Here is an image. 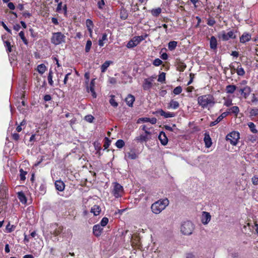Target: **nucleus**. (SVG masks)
<instances>
[{"mask_svg": "<svg viewBox=\"0 0 258 258\" xmlns=\"http://www.w3.org/2000/svg\"><path fill=\"white\" fill-rule=\"evenodd\" d=\"M94 86H95L94 80H93L90 82V85L88 87L87 90H88V92L90 91L91 92L92 96H93V98H96V93H95V90H94Z\"/></svg>", "mask_w": 258, "mask_h": 258, "instance_id": "20", "label": "nucleus"}, {"mask_svg": "<svg viewBox=\"0 0 258 258\" xmlns=\"http://www.w3.org/2000/svg\"><path fill=\"white\" fill-rule=\"evenodd\" d=\"M230 112L229 111H226L222 113L219 116L217 117V119L220 122L224 118L227 116Z\"/></svg>", "mask_w": 258, "mask_h": 258, "instance_id": "43", "label": "nucleus"}, {"mask_svg": "<svg viewBox=\"0 0 258 258\" xmlns=\"http://www.w3.org/2000/svg\"><path fill=\"white\" fill-rule=\"evenodd\" d=\"M251 102L252 103H257L258 102V98L256 97V96L254 94H252Z\"/></svg>", "mask_w": 258, "mask_h": 258, "instance_id": "63", "label": "nucleus"}, {"mask_svg": "<svg viewBox=\"0 0 258 258\" xmlns=\"http://www.w3.org/2000/svg\"><path fill=\"white\" fill-rule=\"evenodd\" d=\"M162 10L160 8H158L156 9H153L150 11V12L152 16L154 17H158L159 15L161 14Z\"/></svg>", "mask_w": 258, "mask_h": 258, "instance_id": "29", "label": "nucleus"}, {"mask_svg": "<svg viewBox=\"0 0 258 258\" xmlns=\"http://www.w3.org/2000/svg\"><path fill=\"white\" fill-rule=\"evenodd\" d=\"M55 186L56 189L59 191H62L64 190L65 187L64 183L61 180H56L55 182Z\"/></svg>", "mask_w": 258, "mask_h": 258, "instance_id": "17", "label": "nucleus"}, {"mask_svg": "<svg viewBox=\"0 0 258 258\" xmlns=\"http://www.w3.org/2000/svg\"><path fill=\"white\" fill-rule=\"evenodd\" d=\"M19 35L20 37V38L22 39V40L23 41V42H24V43L25 45H28V41H27V39L25 37L24 32L23 31H21L19 33Z\"/></svg>", "mask_w": 258, "mask_h": 258, "instance_id": "37", "label": "nucleus"}, {"mask_svg": "<svg viewBox=\"0 0 258 258\" xmlns=\"http://www.w3.org/2000/svg\"><path fill=\"white\" fill-rule=\"evenodd\" d=\"M135 100V97L131 94H128L125 99L126 104L130 107L133 106Z\"/></svg>", "mask_w": 258, "mask_h": 258, "instance_id": "18", "label": "nucleus"}, {"mask_svg": "<svg viewBox=\"0 0 258 258\" xmlns=\"http://www.w3.org/2000/svg\"><path fill=\"white\" fill-rule=\"evenodd\" d=\"M142 129L145 132L146 131L150 130L152 127L148 126L147 125L144 124L141 126Z\"/></svg>", "mask_w": 258, "mask_h": 258, "instance_id": "62", "label": "nucleus"}, {"mask_svg": "<svg viewBox=\"0 0 258 258\" xmlns=\"http://www.w3.org/2000/svg\"><path fill=\"white\" fill-rule=\"evenodd\" d=\"M112 63V61L110 60L105 61L101 67V70L102 73H104L110 65Z\"/></svg>", "mask_w": 258, "mask_h": 258, "instance_id": "25", "label": "nucleus"}, {"mask_svg": "<svg viewBox=\"0 0 258 258\" xmlns=\"http://www.w3.org/2000/svg\"><path fill=\"white\" fill-rule=\"evenodd\" d=\"M240 139V134L237 131H232L226 136V140L229 141L232 146H236Z\"/></svg>", "mask_w": 258, "mask_h": 258, "instance_id": "3", "label": "nucleus"}, {"mask_svg": "<svg viewBox=\"0 0 258 258\" xmlns=\"http://www.w3.org/2000/svg\"><path fill=\"white\" fill-rule=\"evenodd\" d=\"M101 212V208L98 205H94L91 209V212L95 216L99 215Z\"/></svg>", "mask_w": 258, "mask_h": 258, "instance_id": "26", "label": "nucleus"}, {"mask_svg": "<svg viewBox=\"0 0 258 258\" xmlns=\"http://www.w3.org/2000/svg\"><path fill=\"white\" fill-rule=\"evenodd\" d=\"M169 201L167 198L159 200L153 203L151 206L152 211L158 214L161 212L168 205Z\"/></svg>", "mask_w": 258, "mask_h": 258, "instance_id": "2", "label": "nucleus"}, {"mask_svg": "<svg viewBox=\"0 0 258 258\" xmlns=\"http://www.w3.org/2000/svg\"><path fill=\"white\" fill-rule=\"evenodd\" d=\"M182 88L180 86H177L175 88L173 91V93L175 95H178L182 92Z\"/></svg>", "mask_w": 258, "mask_h": 258, "instance_id": "46", "label": "nucleus"}, {"mask_svg": "<svg viewBox=\"0 0 258 258\" xmlns=\"http://www.w3.org/2000/svg\"><path fill=\"white\" fill-rule=\"evenodd\" d=\"M108 222V219L106 217H104L102 219L100 224V226L102 227L105 226Z\"/></svg>", "mask_w": 258, "mask_h": 258, "instance_id": "45", "label": "nucleus"}, {"mask_svg": "<svg viewBox=\"0 0 258 258\" xmlns=\"http://www.w3.org/2000/svg\"><path fill=\"white\" fill-rule=\"evenodd\" d=\"M92 41L90 40H88L85 46V51L88 52L92 46Z\"/></svg>", "mask_w": 258, "mask_h": 258, "instance_id": "41", "label": "nucleus"}, {"mask_svg": "<svg viewBox=\"0 0 258 258\" xmlns=\"http://www.w3.org/2000/svg\"><path fill=\"white\" fill-rule=\"evenodd\" d=\"M229 110L231 112L235 114H238V112H239V109L238 107L236 106H234L231 107L229 109Z\"/></svg>", "mask_w": 258, "mask_h": 258, "instance_id": "44", "label": "nucleus"}, {"mask_svg": "<svg viewBox=\"0 0 258 258\" xmlns=\"http://www.w3.org/2000/svg\"><path fill=\"white\" fill-rule=\"evenodd\" d=\"M110 142H111V141L108 138H107V137L105 138V143L104 144V147L105 149H106L109 147V146L110 144Z\"/></svg>", "mask_w": 258, "mask_h": 258, "instance_id": "49", "label": "nucleus"}, {"mask_svg": "<svg viewBox=\"0 0 258 258\" xmlns=\"http://www.w3.org/2000/svg\"><path fill=\"white\" fill-rule=\"evenodd\" d=\"M149 139V138L147 136V135H141L140 136L137 137L135 140L139 142H146Z\"/></svg>", "mask_w": 258, "mask_h": 258, "instance_id": "22", "label": "nucleus"}, {"mask_svg": "<svg viewBox=\"0 0 258 258\" xmlns=\"http://www.w3.org/2000/svg\"><path fill=\"white\" fill-rule=\"evenodd\" d=\"M86 25L87 29L90 33V36H92V34L93 33V29L94 27V24L92 21L90 19H87L86 21Z\"/></svg>", "mask_w": 258, "mask_h": 258, "instance_id": "16", "label": "nucleus"}, {"mask_svg": "<svg viewBox=\"0 0 258 258\" xmlns=\"http://www.w3.org/2000/svg\"><path fill=\"white\" fill-rule=\"evenodd\" d=\"M52 99L51 96L50 95H45L44 96L43 99L44 100L46 101H49L51 100Z\"/></svg>", "mask_w": 258, "mask_h": 258, "instance_id": "61", "label": "nucleus"}, {"mask_svg": "<svg viewBox=\"0 0 258 258\" xmlns=\"http://www.w3.org/2000/svg\"><path fill=\"white\" fill-rule=\"evenodd\" d=\"M198 102L202 108L212 107L215 104L214 97L210 94L200 96L198 98Z\"/></svg>", "mask_w": 258, "mask_h": 258, "instance_id": "1", "label": "nucleus"}, {"mask_svg": "<svg viewBox=\"0 0 258 258\" xmlns=\"http://www.w3.org/2000/svg\"><path fill=\"white\" fill-rule=\"evenodd\" d=\"M108 40L107 35L106 33H103L101 38L99 39L98 41V45L100 47H102L104 46V44L105 42Z\"/></svg>", "mask_w": 258, "mask_h": 258, "instance_id": "23", "label": "nucleus"}, {"mask_svg": "<svg viewBox=\"0 0 258 258\" xmlns=\"http://www.w3.org/2000/svg\"><path fill=\"white\" fill-rule=\"evenodd\" d=\"M52 78H53L52 71L51 70H49L48 75L47 76V79H48V84L51 86H53V85H54V83H53V81L52 80Z\"/></svg>", "mask_w": 258, "mask_h": 258, "instance_id": "30", "label": "nucleus"}, {"mask_svg": "<svg viewBox=\"0 0 258 258\" xmlns=\"http://www.w3.org/2000/svg\"><path fill=\"white\" fill-rule=\"evenodd\" d=\"M66 36L61 32H55L52 34L51 42L55 45H59L65 42Z\"/></svg>", "mask_w": 258, "mask_h": 258, "instance_id": "5", "label": "nucleus"}, {"mask_svg": "<svg viewBox=\"0 0 258 258\" xmlns=\"http://www.w3.org/2000/svg\"><path fill=\"white\" fill-rule=\"evenodd\" d=\"M14 225H11L10 223H9L6 226V230H7V232L9 233L12 232L14 230Z\"/></svg>", "mask_w": 258, "mask_h": 258, "instance_id": "53", "label": "nucleus"}, {"mask_svg": "<svg viewBox=\"0 0 258 258\" xmlns=\"http://www.w3.org/2000/svg\"><path fill=\"white\" fill-rule=\"evenodd\" d=\"M132 39L133 40L137 46L141 42L138 36H135Z\"/></svg>", "mask_w": 258, "mask_h": 258, "instance_id": "56", "label": "nucleus"}, {"mask_svg": "<svg viewBox=\"0 0 258 258\" xmlns=\"http://www.w3.org/2000/svg\"><path fill=\"white\" fill-rule=\"evenodd\" d=\"M114 96L111 95V98L109 100V103L111 104V106H112L114 107H117L118 106V103L116 102V101L114 99Z\"/></svg>", "mask_w": 258, "mask_h": 258, "instance_id": "38", "label": "nucleus"}, {"mask_svg": "<svg viewBox=\"0 0 258 258\" xmlns=\"http://www.w3.org/2000/svg\"><path fill=\"white\" fill-rule=\"evenodd\" d=\"M8 7L11 10H14L15 9L14 4L12 2L8 3Z\"/></svg>", "mask_w": 258, "mask_h": 258, "instance_id": "64", "label": "nucleus"}, {"mask_svg": "<svg viewBox=\"0 0 258 258\" xmlns=\"http://www.w3.org/2000/svg\"><path fill=\"white\" fill-rule=\"evenodd\" d=\"M140 121L143 122H150L152 124H154L157 122V119L155 117L148 118L143 117L139 119L138 122H140Z\"/></svg>", "mask_w": 258, "mask_h": 258, "instance_id": "15", "label": "nucleus"}, {"mask_svg": "<svg viewBox=\"0 0 258 258\" xmlns=\"http://www.w3.org/2000/svg\"><path fill=\"white\" fill-rule=\"evenodd\" d=\"M248 127L250 128L251 132L253 133L256 134L257 133V131L255 128V125L254 123L250 122L248 123Z\"/></svg>", "mask_w": 258, "mask_h": 258, "instance_id": "35", "label": "nucleus"}, {"mask_svg": "<svg viewBox=\"0 0 258 258\" xmlns=\"http://www.w3.org/2000/svg\"><path fill=\"white\" fill-rule=\"evenodd\" d=\"M165 75L166 74L164 72L161 73L159 76L158 79V81L161 83L164 82L165 81Z\"/></svg>", "mask_w": 258, "mask_h": 258, "instance_id": "39", "label": "nucleus"}, {"mask_svg": "<svg viewBox=\"0 0 258 258\" xmlns=\"http://www.w3.org/2000/svg\"><path fill=\"white\" fill-rule=\"evenodd\" d=\"M210 46L212 49H216L217 47V41L216 37L212 36L210 40Z\"/></svg>", "mask_w": 258, "mask_h": 258, "instance_id": "19", "label": "nucleus"}, {"mask_svg": "<svg viewBox=\"0 0 258 258\" xmlns=\"http://www.w3.org/2000/svg\"><path fill=\"white\" fill-rule=\"evenodd\" d=\"M194 229V226L190 221L184 222L181 226V232L184 234L189 235L192 234Z\"/></svg>", "mask_w": 258, "mask_h": 258, "instance_id": "4", "label": "nucleus"}, {"mask_svg": "<svg viewBox=\"0 0 258 258\" xmlns=\"http://www.w3.org/2000/svg\"><path fill=\"white\" fill-rule=\"evenodd\" d=\"M18 198L23 204L27 203L28 198L26 197V195H18Z\"/></svg>", "mask_w": 258, "mask_h": 258, "instance_id": "33", "label": "nucleus"}, {"mask_svg": "<svg viewBox=\"0 0 258 258\" xmlns=\"http://www.w3.org/2000/svg\"><path fill=\"white\" fill-rule=\"evenodd\" d=\"M235 32L232 30L227 33L225 31H221L218 35V37L223 41H228L230 39H235L236 36L235 34Z\"/></svg>", "mask_w": 258, "mask_h": 258, "instance_id": "6", "label": "nucleus"}, {"mask_svg": "<svg viewBox=\"0 0 258 258\" xmlns=\"http://www.w3.org/2000/svg\"><path fill=\"white\" fill-rule=\"evenodd\" d=\"M179 106V103L177 101L174 100H171L169 104L168 108H171L173 109H176Z\"/></svg>", "mask_w": 258, "mask_h": 258, "instance_id": "28", "label": "nucleus"}, {"mask_svg": "<svg viewBox=\"0 0 258 258\" xmlns=\"http://www.w3.org/2000/svg\"><path fill=\"white\" fill-rule=\"evenodd\" d=\"M156 79V77L151 76L148 78L145 79L142 85L143 89L145 91H149L153 86V82Z\"/></svg>", "mask_w": 258, "mask_h": 258, "instance_id": "8", "label": "nucleus"}, {"mask_svg": "<svg viewBox=\"0 0 258 258\" xmlns=\"http://www.w3.org/2000/svg\"><path fill=\"white\" fill-rule=\"evenodd\" d=\"M162 63V61L159 58H156L153 61V64L155 66H159Z\"/></svg>", "mask_w": 258, "mask_h": 258, "instance_id": "52", "label": "nucleus"}, {"mask_svg": "<svg viewBox=\"0 0 258 258\" xmlns=\"http://www.w3.org/2000/svg\"><path fill=\"white\" fill-rule=\"evenodd\" d=\"M137 45L132 39L130 40L126 44V47L128 48H132L136 47Z\"/></svg>", "mask_w": 258, "mask_h": 258, "instance_id": "47", "label": "nucleus"}, {"mask_svg": "<svg viewBox=\"0 0 258 258\" xmlns=\"http://www.w3.org/2000/svg\"><path fill=\"white\" fill-rule=\"evenodd\" d=\"M251 36L250 34L245 32L240 37V42L242 43L248 42L251 39Z\"/></svg>", "mask_w": 258, "mask_h": 258, "instance_id": "14", "label": "nucleus"}, {"mask_svg": "<svg viewBox=\"0 0 258 258\" xmlns=\"http://www.w3.org/2000/svg\"><path fill=\"white\" fill-rule=\"evenodd\" d=\"M177 42L175 41H170L168 44V48L171 51L173 50L177 46Z\"/></svg>", "mask_w": 258, "mask_h": 258, "instance_id": "32", "label": "nucleus"}, {"mask_svg": "<svg viewBox=\"0 0 258 258\" xmlns=\"http://www.w3.org/2000/svg\"><path fill=\"white\" fill-rule=\"evenodd\" d=\"M236 63L237 64V67L236 68V72L237 73V74L240 76H244L245 72L243 68H242L241 65L240 64V63L236 62Z\"/></svg>", "mask_w": 258, "mask_h": 258, "instance_id": "21", "label": "nucleus"}, {"mask_svg": "<svg viewBox=\"0 0 258 258\" xmlns=\"http://www.w3.org/2000/svg\"><path fill=\"white\" fill-rule=\"evenodd\" d=\"M128 157L131 159H135L137 158V155L134 152H131L128 153Z\"/></svg>", "mask_w": 258, "mask_h": 258, "instance_id": "54", "label": "nucleus"}, {"mask_svg": "<svg viewBox=\"0 0 258 258\" xmlns=\"http://www.w3.org/2000/svg\"><path fill=\"white\" fill-rule=\"evenodd\" d=\"M158 139L160 140L161 144L163 146L166 145L168 143V138L166 137L165 133L163 132H161L158 135Z\"/></svg>", "mask_w": 258, "mask_h": 258, "instance_id": "12", "label": "nucleus"}, {"mask_svg": "<svg viewBox=\"0 0 258 258\" xmlns=\"http://www.w3.org/2000/svg\"><path fill=\"white\" fill-rule=\"evenodd\" d=\"M211 216L209 213L203 212L201 217V221L204 225L207 224L211 220Z\"/></svg>", "mask_w": 258, "mask_h": 258, "instance_id": "9", "label": "nucleus"}, {"mask_svg": "<svg viewBox=\"0 0 258 258\" xmlns=\"http://www.w3.org/2000/svg\"><path fill=\"white\" fill-rule=\"evenodd\" d=\"M125 145L124 142L121 139L117 140L115 143V146L119 149L122 148Z\"/></svg>", "mask_w": 258, "mask_h": 258, "instance_id": "36", "label": "nucleus"}, {"mask_svg": "<svg viewBox=\"0 0 258 258\" xmlns=\"http://www.w3.org/2000/svg\"><path fill=\"white\" fill-rule=\"evenodd\" d=\"M105 5V2L104 0H100L97 3V6L99 9H103V7Z\"/></svg>", "mask_w": 258, "mask_h": 258, "instance_id": "51", "label": "nucleus"}, {"mask_svg": "<svg viewBox=\"0 0 258 258\" xmlns=\"http://www.w3.org/2000/svg\"><path fill=\"white\" fill-rule=\"evenodd\" d=\"M63 231V227L61 226H59L58 228H56L53 232V235L55 236H57L59 235Z\"/></svg>", "mask_w": 258, "mask_h": 258, "instance_id": "40", "label": "nucleus"}, {"mask_svg": "<svg viewBox=\"0 0 258 258\" xmlns=\"http://www.w3.org/2000/svg\"><path fill=\"white\" fill-rule=\"evenodd\" d=\"M237 89V87L234 85H229L226 87V92L228 94L233 93Z\"/></svg>", "mask_w": 258, "mask_h": 258, "instance_id": "24", "label": "nucleus"}, {"mask_svg": "<svg viewBox=\"0 0 258 258\" xmlns=\"http://www.w3.org/2000/svg\"><path fill=\"white\" fill-rule=\"evenodd\" d=\"M232 104V100L230 99H227L226 100L224 103V105L226 106L229 107L231 106Z\"/></svg>", "mask_w": 258, "mask_h": 258, "instance_id": "58", "label": "nucleus"}, {"mask_svg": "<svg viewBox=\"0 0 258 258\" xmlns=\"http://www.w3.org/2000/svg\"><path fill=\"white\" fill-rule=\"evenodd\" d=\"M94 117L92 115H87L85 117V119L88 122L91 123L93 122Z\"/></svg>", "mask_w": 258, "mask_h": 258, "instance_id": "50", "label": "nucleus"}, {"mask_svg": "<svg viewBox=\"0 0 258 258\" xmlns=\"http://www.w3.org/2000/svg\"><path fill=\"white\" fill-rule=\"evenodd\" d=\"M4 43H5V46L7 49V51H8L9 52H11L12 48H11L10 42H9L8 41H6L4 42Z\"/></svg>", "mask_w": 258, "mask_h": 258, "instance_id": "48", "label": "nucleus"}, {"mask_svg": "<svg viewBox=\"0 0 258 258\" xmlns=\"http://www.w3.org/2000/svg\"><path fill=\"white\" fill-rule=\"evenodd\" d=\"M156 113L164 116L165 118H170L175 116V113L170 112H165L162 109H159L156 111Z\"/></svg>", "mask_w": 258, "mask_h": 258, "instance_id": "10", "label": "nucleus"}, {"mask_svg": "<svg viewBox=\"0 0 258 258\" xmlns=\"http://www.w3.org/2000/svg\"><path fill=\"white\" fill-rule=\"evenodd\" d=\"M2 25L4 27V28L9 33L11 34L12 31L7 26V25L5 24V23L4 22H1Z\"/></svg>", "mask_w": 258, "mask_h": 258, "instance_id": "57", "label": "nucleus"}, {"mask_svg": "<svg viewBox=\"0 0 258 258\" xmlns=\"http://www.w3.org/2000/svg\"><path fill=\"white\" fill-rule=\"evenodd\" d=\"M216 23V21L214 19H209L208 21L207 24L210 26H213Z\"/></svg>", "mask_w": 258, "mask_h": 258, "instance_id": "59", "label": "nucleus"}, {"mask_svg": "<svg viewBox=\"0 0 258 258\" xmlns=\"http://www.w3.org/2000/svg\"><path fill=\"white\" fill-rule=\"evenodd\" d=\"M113 184V194H119L120 192H123V188L122 186H121L120 184L114 182Z\"/></svg>", "mask_w": 258, "mask_h": 258, "instance_id": "13", "label": "nucleus"}, {"mask_svg": "<svg viewBox=\"0 0 258 258\" xmlns=\"http://www.w3.org/2000/svg\"><path fill=\"white\" fill-rule=\"evenodd\" d=\"M27 174L26 171L23 170V169L21 168L20 169V178L21 181H25L26 179V175Z\"/></svg>", "mask_w": 258, "mask_h": 258, "instance_id": "34", "label": "nucleus"}, {"mask_svg": "<svg viewBox=\"0 0 258 258\" xmlns=\"http://www.w3.org/2000/svg\"><path fill=\"white\" fill-rule=\"evenodd\" d=\"M46 66L42 63V64H39L38 66H37V71L38 72V73L41 75H42L44 73V72L46 71Z\"/></svg>", "mask_w": 258, "mask_h": 258, "instance_id": "31", "label": "nucleus"}, {"mask_svg": "<svg viewBox=\"0 0 258 258\" xmlns=\"http://www.w3.org/2000/svg\"><path fill=\"white\" fill-rule=\"evenodd\" d=\"M204 142L205 143L206 147L209 148L212 145V141L211 138L209 135H205L204 138Z\"/></svg>", "mask_w": 258, "mask_h": 258, "instance_id": "27", "label": "nucleus"}, {"mask_svg": "<svg viewBox=\"0 0 258 258\" xmlns=\"http://www.w3.org/2000/svg\"><path fill=\"white\" fill-rule=\"evenodd\" d=\"M238 90L241 97L244 99H247L252 91L251 88L248 86L240 87Z\"/></svg>", "mask_w": 258, "mask_h": 258, "instance_id": "7", "label": "nucleus"}, {"mask_svg": "<svg viewBox=\"0 0 258 258\" xmlns=\"http://www.w3.org/2000/svg\"><path fill=\"white\" fill-rule=\"evenodd\" d=\"M250 116H255L258 115V108H251L249 111Z\"/></svg>", "mask_w": 258, "mask_h": 258, "instance_id": "42", "label": "nucleus"}, {"mask_svg": "<svg viewBox=\"0 0 258 258\" xmlns=\"http://www.w3.org/2000/svg\"><path fill=\"white\" fill-rule=\"evenodd\" d=\"M103 228L99 224L95 225L93 227V232L96 237L100 236L102 232Z\"/></svg>", "mask_w": 258, "mask_h": 258, "instance_id": "11", "label": "nucleus"}, {"mask_svg": "<svg viewBox=\"0 0 258 258\" xmlns=\"http://www.w3.org/2000/svg\"><path fill=\"white\" fill-rule=\"evenodd\" d=\"M110 84H114L116 83V79L113 77H110L108 80Z\"/></svg>", "mask_w": 258, "mask_h": 258, "instance_id": "60", "label": "nucleus"}, {"mask_svg": "<svg viewBox=\"0 0 258 258\" xmlns=\"http://www.w3.org/2000/svg\"><path fill=\"white\" fill-rule=\"evenodd\" d=\"M127 17V15L126 13V12L123 10L120 13V18L123 20H125Z\"/></svg>", "mask_w": 258, "mask_h": 258, "instance_id": "55", "label": "nucleus"}]
</instances>
